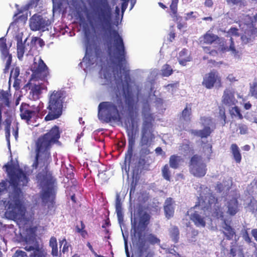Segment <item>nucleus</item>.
<instances>
[{
    "mask_svg": "<svg viewBox=\"0 0 257 257\" xmlns=\"http://www.w3.org/2000/svg\"><path fill=\"white\" fill-rule=\"evenodd\" d=\"M100 66L101 68L99 72L100 75L108 82L111 83L115 81L116 83H118L122 81L123 78L126 83V86L123 88V95L127 111V116L125 120L124 124L128 137V147L125 154L124 163L130 165L135 144V122L138 115L135 107L134 95L128 83L131 80L130 71L125 68L126 65Z\"/></svg>",
    "mask_w": 257,
    "mask_h": 257,
    "instance_id": "1",
    "label": "nucleus"
},
{
    "mask_svg": "<svg viewBox=\"0 0 257 257\" xmlns=\"http://www.w3.org/2000/svg\"><path fill=\"white\" fill-rule=\"evenodd\" d=\"M112 9L108 0H98L92 11L86 14L87 21L93 30L109 34L110 40L108 43L109 55H111L113 47L114 58L117 64H127L123 41L118 32L112 28Z\"/></svg>",
    "mask_w": 257,
    "mask_h": 257,
    "instance_id": "2",
    "label": "nucleus"
},
{
    "mask_svg": "<svg viewBox=\"0 0 257 257\" xmlns=\"http://www.w3.org/2000/svg\"><path fill=\"white\" fill-rule=\"evenodd\" d=\"M5 166L13 188L11 197L7 204L6 215L8 218L14 221L25 222L27 220V210L23 202V193L19 185L27 186L29 181V177L22 169H18L15 171L14 167L11 165H7Z\"/></svg>",
    "mask_w": 257,
    "mask_h": 257,
    "instance_id": "3",
    "label": "nucleus"
},
{
    "mask_svg": "<svg viewBox=\"0 0 257 257\" xmlns=\"http://www.w3.org/2000/svg\"><path fill=\"white\" fill-rule=\"evenodd\" d=\"M60 131L57 125L53 126L47 133L40 136L36 142V157L33 167L35 169L38 167L39 158L42 156L44 164L48 166L51 159L50 150L52 146L59 142L60 138Z\"/></svg>",
    "mask_w": 257,
    "mask_h": 257,
    "instance_id": "4",
    "label": "nucleus"
},
{
    "mask_svg": "<svg viewBox=\"0 0 257 257\" xmlns=\"http://www.w3.org/2000/svg\"><path fill=\"white\" fill-rule=\"evenodd\" d=\"M155 137L152 131V123L151 121L144 120L141 132L139 145L140 158L138 162V166L141 170L149 171L150 165L154 162L155 158L151 156L153 152L150 147Z\"/></svg>",
    "mask_w": 257,
    "mask_h": 257,
    "instance_id": "5",
    "label": "nucleus"
},
{
    "mask_svg": "<svg viewBox=\"0 0 257 257\" xmlns=\"http://www.w3.org/2000/svg\"><path fill=\"white\" fill-rule=\"evenodd\" d=\"M122 99L118 96L110 101L100 102L98 106V117L105 122L120 121L125 113Z\"/></svg>",
    "mask_w": 257,
    "mask_h": 257,
    "instance_id": "6",
    "label": "nucleus"
},
{
    "mask_svg": "<svg viewBox=\"0 0 257 257\" xmlns=\"http://www.w3.org/2000/svg\"><path fill=\"white\" fill-rule=\"evenodd\" d=\"M66 96V92L62 89L51 91L49 92L47 106L48 113L45 117L46 121L54 120L61 116Z\"/></svg>",
    "mask_w": 257,
    "mask_h": 257,
    "instance_id": "7",
    "label": "nucleus"
},
{
    "mask_svg": "<svg viewBox=\"0 0 257 257\" xmlns=\"http://www.w3.org/2000/svg\"><path fill=\"white\" fill-rule=\"evenodd\" d=\"M138 239L136 243L137 252L140 257H154V252L150 248V244L155 245L160 244V239L153 233H149L147 235L146 239L143 236L141 231L137 233Z\"/></svg>",
    "mask_w": 257,
    "mask_h": 257,
    "instance_id": "8",
    "label": "nucleus"
},
{
    "mask_svg": "<svg viewBox=\"0 0 257 257\" xmlns=\"http://www.w3.org/2000/svg\"><path fill=\"white\" fill-rule=\"evenodd\" d=\"M36 178L40 186L44 189L42 194V199L48 200L54 192L55 182L52 173L49 170L48 166H46L44 169L36 175Z\"/></svg>",
    "mask_w": 257,
    "mask_h": 257,
    "instance_id": "9",
    "label": "nucleus"
},
{
    "mask_svg": "<svg viewBox=\"0 0 257 257\" xmlns=\"http://www.w3.org/2000/svg\"><path fill=\"white\" fill-rule=\"evenodd\" d=\"M204 202L203 197H198L195 205L190 210V212L193 210L190 215V219L197 227H204L206 226L207 215L205 211L210 206L204 205Z\"/></svg>",
    "mask_w": 257,
    "mask_h": 257,
    "instance_id": "10",
    "label": "nucleus"
},
{
    "mask_svg": "<svg viewBox=\"0 0 257 257\" xmlns=\"http://www.w3.org/2000/svg\"><path fill=\"white\" fill-rule=\"evenodd\" d=\"M190 173L196 178H202L207 172V165L203 157L198 154H194L188 163Z\"/></svg>",
    "mask_w": 257,
    "mask_h": 257,
    "instance_id": "11",
    "label": "nucleus"
},
{
    "mask_svg": "<svg viewBox=\"0 0 257 257\" xmlns=\"http://www.w3.org/2000/svg\"><path fill=\"white\" fill-rule=\"evenodd\" d=\"M94 54L91 50H88L86 48L85 54L83 58L82 61L79 64H97L98 61L101 62L105 58V55L100 47L96 45L94 48Z\"/></svg>",
    "mask_w": 257,
    "mask_h": 257,
    "instance_id": "12",
    "label": "nucleus"
},
{
    "mask_svg": "<svg viewBox=\"0 0 257 257\" xmlns=\"http://www.w3.org/2000/svg\"><path fill=\"white\" fill-rule=\"evenodd\" d=\"M41 109L40 104L38 106H30L27 103H22L20 108V115L22 119L26 120L29 123L32 118L38 116Z\"/></svg>",
    "mask_w": 257,
    "mask_h": 257,
    "instance_id": "13",
    "label": "nucleus"
},
{
    "mask_svg": "<svg viewBox=\"0 0 257 257\" xmlns=\"http://www.w3.org/2000/svg\"><path fill=\"white\" fill-rule=\"evenodd\" d=\"M202 84L207 89H212L214 85L218 88L222 87L221 78L217 71H211L203 77Z\"/></svg>",
    "mask_w": 257,
    "mask_h": 257,
    "instance_id": "14",
    "label": "nucleus"
},
{
    "mask_svg": "<svg viewBox=\"0 0 257 257\" xmlns=\"http://www.w3.org/2000/svg\"><path fill=\"white\" fill-rule=\"evenodd\" d=\"M31 70V79L45 81L49 75L47 65H32Z\"/></svg>",
    "mask_w": 257,
    "mask_h": 257,
    "instance_id": "15",
    "label": "nucleus"
},
{
    "mask_svg": "<svg viewBox=\"0 0 257 257\" xmlns=\"http://www.w3.org/2000/svg\"><path fill=\"white\" fill-rule=\"evenodd\" d=\"M47 26V21L42 16L34 15L30 19V27L32 31H44Z\"/></svg>",
    "mask_w": 257,
    "mask_h": 257,
    "instance_id": "16",
    "label": "nucleus"
},
{
    "mask_svg": "<svg viewBox=\"0 0 257 257\" xmlns=\"http://www.w3.org/2000/svg\"><path fill=\"white\" fill-rule=\"evenodd\" d=\"M222 102L225 105L231 107L237 102L234 96V92L229 89H225L222 97Z\"/></svg>",
    "mask_w": 257,
    "mask_h": 257,
    "instance_id": "17",
    "label": "nucleus"
},
{
    "mask_svg": "<svg viewBox=\"0 0 257 257\" xmlns=\"http://www.w3.org/2000/svg\"><path fill=\"white\" fill-rule=\"evenodd\" d=\"M24 249L27 251H33L30 257H47V252L38 243L31 245L27 241Z\"/></svg>",
    "mask_w": 257,
    "mask_h": 257,
    "instance_id": "18",
    "label": "nucleus"
},
{
    "mask_svg": "<svg viewBox=\"0 0 257 257\" xmlns=\"http://www.w3.org/2000/svg\"><path fill=\"white\" fill-rule=\"evenodd\" d=\"M5 37L0 38V51L2 53V58L4 61H6V64H11L12 56L9 53Z\"/></svg>",
    "mask_w": 257,
    "mask_h": 257,
    "instance_id": "19",
    "label": "nucleus"
},
{
    "mask_svg": "<svg viewBox=\"0 0 257 257\" xmlns=\"http://www.w3.org/2000/svg\"><path fill=\"white\" fill-rule=\"evenodd\" d=\"M256 25L249 24L248 30H247L245 34L241 36V39L243 43L247 44L252 42L255 37H257V27Z\"/></svg>",
    "mask_w": 257,
    "mask_h": 257,
    "instance_id": "20",
    "label": "nucleus"
},
{
    "mask_svg": "<svg viewBox=\"0 0 257 257\" xmlns=\"http://www.w3.org/2000/svg\"><path fill=\"white\" fill-rule=\"evenodd\" d=\"M138 214L139 215V227L142 231L147 228L149 224L150 223L151 216L147 212H144L142 209H140L138 210Z\"/></svg>",
    "mask_w": 257,
    "mask_h": 257,
    "instance_id": "21",
    "label": "nucleus"
},
{
    "mask_svg": "<svg viewBox=\"0 0 257 257\" xmlns=\"http://www.w3.org/2000/svg\"><path fill=\"white\" fill-rule=\"evenodd\" d=\"M218 39L219 37L217 35L213 34L210 30H209L199 38V44L200 45H211Z\"/></svg>",
    "mask_w": 257,
    "mask_h": 257,
    "instance_id": "22",
    "label": "nucleus"
},
{
    "mask_svg": "<svg viewBox=\"0 0 257 257\" xmlns=\"http://www.w3.org/2000/svg\"><path fill=\"white\" fill-rule=\"evenodd\" d=\"M178 150L181 154L186 155L193 154L194 152L191 142L187 139L184 140L183 142L179 144Z\"/></svg>",
    "mask_w": 257,
    "mask_h": 257,
    "instance_id": "23",
    "label": "nucleus"
},
{
    "mask_svg": "<svg viewBox=\"0 0 257 257\" xmlns=\"http://www.w3.org/2000/svg\"><path fill=\"white\" fill-rule=\"evenodd\" d=\"M174 201L171 197L167 198L165 201L164 206V212L166 217L169 219L173 217L174 214Z\"/></svg>",
    "mask_w": 257,
    "mask_h": 257,
    "instance_id": "24",
    "label": "nucleus"
},
{
    "mask_svg": "<svg viewBox=\"0 0 257 257\" xmlns=\"http://www.w3.org/2000/svg\"><path fill=\"white\" fill-rule=\"evenodd\" d=\"M227 213L230 216L235 215L239 211L237 199L233 197L227 202Z\"/></svg>",
    "mask_w": 257,
    "mask_h": 257,
    "instance_id": "25",
    "label": "nucleus"
},
{
    "mask_svg": "<svg viewBox=\"0 0 257 257\" xmlns=\"http://www.w3.org/2000/svg\"><path fill=\"white\" fill-rule=\"evenodd\" d=\"M222 232L227 240L232 239L234 236L235 235L234 229L227 223L226 220L224 219L222 226Z\"/></svg>",
    "mask_w": 257,
    "mask_h": 257,
    "instance_id": "26",
    "label": "nucleus"
},
{
    "mask_svg": "<svg viewBox=\"0 0 257 257\" xmlns=\"http://www.w3.org/2000/svg\"><path fill=\"white\" fill-rule=\"evenodd\" d=\"M26 87H28L31 90L30 94L32 95L33 98H38L39 96L42 93V87L40 84H33L31 82H29L26 85Z\"/></svg>",
    "mask_w": 257,
    "mask_h": 257,
    "instance_id": "27",
    "label": "nucleus"
},
{
    "mask_svg": "<svg viewBox=\"0 0 257 257\" xmlns=\"http://www.w3.org/2000/svg\"><path fill=\"white\" fill-rule=\"evenodd\" d=\"M230 149L233 159L236 163L239 164L241 161L242 157L239 147L236 144H232Z\"/></svg>",
    "mask_w": 257,
    "mask_h": 257,
    "instance_id": "28",
    "label": "nucleus"
},
{
    "mask_svg": "<svg viewBox=\"0 0 257 257\" xmlns=\"http://www.w3.org/2000/svg\"><path fill=\"white\" fill-rule=\"evenodd\" d=\"M182 162H183V160L180 156L173 155L170 157L169 165L171 168L176 169L179 167Z\"/></svg>",
    "mask_w": 257,
    "mask_h": 257,
    "instance_id": "29",
    "label": "nucleus"
},
{
    "mask_svg": "<svg viewBox=\"0 0 257 257\" xmlns=\"http://www.w3.org/2000/svg\"><path fill=\"white\" fill-rule=\"evenodd\" d=\"M230 45L229 47H222L221 48V51L223 52L226 51H230L231 54L234 55V57H239L240 56V53L239 51L235 49L234 43L233 41V39L232 37L230 39Z\"/></svg>",
    "mask_w": 257,
    "mask_h": 257,
    "instance_id": "30",
    "label": "nucleus"
},
{
    "mask_svg": "<svg viewBox=\"0 0 257 257\" xmlns=\"http://www.w3.org/2000/svg\"><path fill=\"white\" fill-rule=\"evenodd\" d=\"M178 59L180 64H183L185 63L190 61L191 57L188 54V50L184 48L181 50L179 54Z\"/></svg>",
    "mask_w": 257,
    "mask_h": 257,
    "instance_id": "31",
    "label": "nucleus"
},
{
    "mask_svg": "<svg viewBox=\"0 0 257 257\" xmlns=\"http://www.w3.org/2000/svg\"><path fill=\"white\" fill-rule=\"evenodd\" d=\"M179 0H172L171 4L170 6V9L171 11V14L172 18L175 19L176 21L182 19V17L177 14L178 12V4Z\"/></svg>",
    "mask_w": 257,
    "mask_h": 257,
    "instance_id": "32",
    "label": "nucleus"
},
{
    "mask_svg": "<svg viewBox=\"0 0 257 257\" xmlns=\"http://www.w3.org/2000/svg\"><path fill=\"white\" fill-rule=\"evenodd\" d=\"M188 105L189 104H187L185 108L182 110L180 118L184 121L189 122L191 119L192 109L191 106L188 107Z\"/></svg>",
    "mask_w": 257,
    "mask_h": 257,
    "instance_id": "33",
    "label": "nucleus"
},
{
    "mask_svg": "<svg viewBox=\"0 0 257 257\" xmlns=\"http://www.w3.org/2000/svg\"><path fill=\"white\" fill-rule=\"evenodd\" d=\"M179 230L177 226H173L169 230V235L174 243L178 242L179 239Z\"/></svg>",
    "mask_w": 257,
    "mask_h": 257,
    "instance_id": "34",
    "label": "nucleus"
},
{
    "mask_svg": "<svg viewBox=\"0 0 257 257\" xmlns=\"http://www.w3.org/2000/svg\"><path fill=\"white\" fill-rule=\"evenodd\" d=\"M229 113L232 118L235 117L238 119H242L243 118L240 108L236 106L232 107V108L229 109Z\"/></svg>",
    "mask_w": 257,
    "mask_h": 257,
    "instance_id": "35",
    "label": "nucleus"
},
{
    "mask_svg": "<svg viewBox=\"0 0 257 257\" xmlns=\"http://www.w3.org/2000/svg\"><path fill=\"white\" fill-rule=\"evenodd\" d=\"M214 217L224 220V212L220 206H215L213 212Z\"/></svg>",
    "mask_w": 257,
    "mask_h": 257,
    "instance_id": "36",
    "label": "nucleus"
},
{
    "mask_svg": "<svg viewBox=\"0 0 257 257\" xmlns=\"http://www.w3.org/2000/svg\"><path fill=\"white\" fill-rule=\"evenodd\" d=\"M25 53V45L22 41L17 43V55L19 60H22Z\"/></svg>",
    "mask_w": 257,
    "mask_h": 257,
    "instance_id": "37",
    "label": "nucleus"
},
{
    "mask_svg": "<svg viewBox=\"0 0 257 257\" xmlns=\"http://www.w3.org/2000/svg\"><path fill=\"white\" fill-rule=\"evenodd\" d=\"M162 176L163 178L167 181H170L171 172L168 164H166L162 170Z\"/></svg>",
    "mask_w": 257,
    "mask_h": 257,
    "instance_id": "38",
    "label": "nucleus"
},
{
    "mask_svg": "<svg viewBox=\"0 0 257 257\" xmlns=\"http://www.w3.org/2000/svg\"><path fill=\"white\" fill-rule=\"evenodd\" d=\"M213 130L211 129V128L208 126H205L203 129L200 130V138H207L209 137Z\"/></svg>",
    "mask_w": 257,
    "mask_h": 257,
    "instance_id": "39",
    "label": "nucleus"
},
{
    "mask_svg": "<svg viewBox=\"0 0 257 257\" xmlns=\"http://www.w3.org/2000/svg\"><path fill=\"white\" fill-rule=\"evenodd\" d=\"M31 45H38L40 47H43L45 45V42L43 39L39 37H33L31 42Z\"/></svg>",
    "mask_w": 257,
    "mask_h": 257,
    "instance_id": "40",
    "label": "nucleus"
},
{
    "mask_svg": "<svg viewBox=\"0 0 257 257\" xmlns=\"http://www.w3.org/2000/svg\"><path fill=\"white\" fill-rule=\"evenodd\" d=\"M226 1L228 4H231L240 7L244 6L245 5V0H226Z\"/></svg>",
    "mask_w": 257,
    "mask_h": 257,
    "instance_id": "41",
    "label": "nucleus"
},
{
    "mask_svg": "<svg viewBox=\"0 0 257 257\" xmlns=\"http://www.w3.org/2000/svg\"><path fill=\"white\" fill-rule=\"evenodd\" d=\"M239 133L240 135H246L248 133V128L246 124L240 123L238 124Z\"/></svg>",
    "mask_w": 257,
    "mask_h": 257,
    "instance_id": "42",
    "label": "nucleus"
},
{
    "mask_svg": "<svg viewBox=\"0 0 257 257\" xmlns=\"http://www.w3.org/2000/svg\"><path fill=\"white\" fill-rule=\"evenodd\" d=\"M167 67L162 70V75L163 76L168 77L171 75L173 71V69L170 67V65H167Z\"/></svg>",
    "mask_w": 257,
    "mask_h": 257,
    "instance_id": "43",
    "label": "nucleus"
},
{
    "mask_svg": "<svg viewBox=\"0 0 257 257\" xmlns=\"http://www.w3.org/2000/svg\"><path fill=\"white\" fill-rule=\"evenodd\" d=\"M250 93L251 95L257 99V81L253 83L250 88Z\"/></svg>",
    "mask_w": 257,
    "mask_h": 257,
    "instance_id": "44",
    "label": "nucleus"
},
{
    "mask_svg": "<svg viewBox=\"0 0 257 257\" xmlns=\"http://www.w3.org/2000/svg\"><path fill=\"white\" fill-rule=\"evenodd\" d=\"M238 245L236 243H231L230 249V254L232 257H235L236 255Z\"/></svg>",
    "mask_w": 257,
    "mask_h": 257,
    "instance_id": "45",
    "label": "nucleus"
},
{
    "mask_svg": "<svg viewBox=\"0 0 257 257\" xmlns=\"http://www.w3.org/2000/svg\"><path fill=\"white\" fill-rule=\"evenodd\" d=\"M219 117L221 120L223 121L222 124L224 125L226 123V116L225 114V111L224 108H220L219 109Z\"/></svg>",
    "mask_w": 257,
    "mask_h": 257,
    "instance_id": "46",
    "label": "nucleus"
},
{
    "mask_svg": "<svg viewBox=\"0 0 257 257\" xmlns=\"http://www.w3.org/2000/svg\"><path fill=\"white\" fill-rule=\"evenodd\" d=\"M200 120L203 125H209L212 123V119L210 117L202 116L200 117Z\"/></svg>",
    "mask_w": 257,
    "mask_h": 257,
    "instance_id": "47",
    "label": "nucleus"
},
{
    "mask_svg": "<svg viewBox=\"0 0 257 257\" xmlns=\"http://www.w3.org/2000/svg\"><path fill=\"white\" fill-rule=\"evenodd\" d=\"M81 224V228H79L78 226H76V229L78 232L80 233L82 236H84L87 234V232L84 230L85 227V225L84 224L82 221H80Z\"/></svg>",
    "mask_w": 257,
    "mask_h": 257,
    "instance_id": "48",
    "label": "nucleus"
},
{
    "mask_svg": "<svg viewBox=\"0 0 257 257\" xmlns=\"http://www.w3.org/2000/svg\"><path fill=\"white\" fill-rule=\"evenodd\" d=\"M116 212L119 222H122L123 221V215L122 209H116Z\"/></svg>",
    "mask_w": 257,
    "mask_h": 257,
    "instance_id": "49",
    "label": "nucleus"
},
{
    "mask_svg": "<svg viewBox=\"0 0 257 257\" xmlns=\"http://www.w3.org/2000/svg\"><path fill=\"white\" fill-rule=\"evenodd\" d=\"M11 119L7 118L5 120V131H11Z\"/></svg>",
    "mask_w": 257,
    "mask_h": 257,
    "instance_id": "50",
    "label": "nucleus"
},
{
    "mask_svg": "<svg viewBox=\"0 0 257 257\" xmlns=\"http://www.w3.org/2000/svg\"><path fill=\"white\" fill-rule=\"evenodd\" d=\"M13 257H27V253L22 250H17Z\"/></svg>",
    "mask_w": 257,
    "mask_h": 257,
    "instance_id": "51",
    "label": "nucleus"
},
{
    "mask_svg": "<svg viewBox=\"0 0 257 257\" xmlns=\"http://www.w3.org/2000/svg\"><path fill=\"white\" fill-rule=\"evenodd\" d=\"M46 64L43 60L41 59V57L39 56H36L34 57V64Z\"/></svg>",
    "mask_w": 257,
    "mask_h": 257,
    "instance_id": "52",
    "label": "nucleus"
},
{
    "mask_svg": "<svg viewBox=\"0 0 257 257\" xmlns=\"http://www.w3.org/2000/svg\"><path fill=\"white\" fill-rule=\"evenodd\" d=\"M40 0H31L29 3L27 5L28 9L33 7H36L37 6Z\"/></svg>",
    "mask_w": 257,
    "mask_h": 257,
    "instance_id": "53",
    "label": "nucleus"
},
{
    "mask_svg": "<svg viewBox=\"0 0 257 257\" xmlns=\"http://www.w3.org/2000/svg\"><path fill=\"white\" fill-rule=\"evenodd\" d=\"M122 209L120 199L119 195H117L115 199V209Z\"/></svg>",
    "mask_w": 257,
    "mask_h": 257,
    "instance_id": "54",
    "label": "nucleus"
},
{
    "mask_svg": "<svg viewBox=\"0 0 257 257\" xmlns=\"http://www.w3.org/2000/svg\"><path fill=\"white\" fill-rule=\"evenodd\" d=\"M228 34H231L232 35L238 36V30L236 28H231L228 31Z\"/></svg>",
    "mask_w": 257,
    "mask_h": 257,
    "instance_id": "55",
    "label": "nucleus"
},
{
    "mask_svg": "<svg viewBox=\"0 0 257 257\" xmlns=\"http://www.w3.org/2000/svg\"><path fill=\"white\" fill-rule=\"evenodd\" d=\"M49 244L51 247L57 246L56 238L54 237H51L49 241Z\"/></svg>",
    "mask_w": 257,
    "mask_h": 257,
    "instance_id": "56",
    "label": "nucleus"
},
{
    "mask_svg": "<svg viewBox=\"0 0 257 257\" xmlns=\"http://www.w3.org/2000/svg\"><path fill=\"white\" fill-rule=\"evenodd\" d=\"M243 239H244V240L248 243H250L252 241H251V237L249 236L248 232L247 231H246L244 234H243Z\"/></svg>",
    "mask_w": 257,
    "mask_h": 257,
    "instance_id": "57",
    "label": "nucleus"
},
{
    "mask_svg": "<svg viewBox=\"0 0 257 257\" xmlns=\"http://www.w3.org/2000/svg\"><path fill=\"white\" fill-rule=\"evenodd\" d=\"M128 5V1L127 0H122L121 3V12L123 14L124 12L125 11Z\"/></svg>",
    "mask_w": 257,
    "mask_h": 257,
    "instance_id": "58",
    "label": "nucleus"
},
{
    "mask_svg": "<svg viewBox=\"0 0 257 257\" xmlns=\"http://www.w3.org/2000/svg\"><path fill=\"white\" fill-rule=\"evenodd\" d=\"M203 48L204 51L206 53H208L210 55L216 54L217 53V51L215 50L210 51V47H203Z\"/></svg>",
    "mask_w": 257,
    "mask_h": 257,
    "instance_id": "59",
    "label": "nucleus"
},
{
    "mask_svg": "<svg viewBox=\"0 0 257 257\" xmlns=\"http://www.w3.org/2000/svg\"><path fill=\"white\" fill-rule=\"evenodd\" d=\"M20 74V71L19 69L18 68H16L14 71L13 70L11 72V77H12L13 75V77L14 78H17Z\"/></svg>",
    "mask_w": 257,
    "mask_h": 257,
    "instance_id": "60",
    "label": "nucleus"
},
{
    "mask_svg": "<svg viewBox=\"0 0 257 257\" xmlns=\"http://www.w3.org/2000/svg\"><path fill=\"white\" fill-rule=\"evenodd\" d=\"M83 31L84 32V34H85L86 38L88 39V37H89L90 34V30H89V28H88L87 25L86 26L83 27Z\"/></svg>",
    "mask_w": 257,
    "mask_h": 257,
    "instance_id": "61",
    "label": "nucleus"
},
{
    "mask_svg": "<svg viewBox=\"0 0 257 257\" xmlns=\"http://www.w3.org/2000/svg\"><path fill=\"white\" fill-rule=\"evenodd\" d=\"M204 5L206 7L211 8L213 5V2L212 0H205Z\"/></svg>",
    "mask_w": 257,
    "mask_h": 257,
    "instance_id": "62",
    "label": "nucleus"
},
{
    "mask_svg": "<svg viewBox=\"0 0 257 257\" xmlns=\"http://www.w3.org/2000/svg\"><path fill=\"white\" fill-rule=\"evenodd\" d=\"M251 234L254 238V240L257 242V228L252 229L251 230Z\"/></svg>",
    "mask_w": 257,
    "mask_h": 257,
    "instance_id": "63",
    "label": "nucleus"
},
{
    "mask_svg": "<svg viewBox=\"0 0 257 257\" xmlns=\"http://www.w3.org/2000/svg\"><path fill=\"white\" fill-rule=\"evenodd\" d=\"M250 24L257 26V14H256L251 19Z\"/></svg>",
    "mask_w": 257,
    "mask_h": 257,
    "instance_id": "64",
    "label": "nucleus"
}]
</instances>
